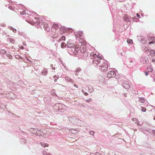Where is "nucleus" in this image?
Here are the masks:
<instances>
[{"mask_svg": "<svg viewBox=\"0 0 155 155\" xmlns=\"http://www.w3.org/2000/svg\"><path fill=\"white\" fill-rule=\"evenodd\" d=\"M52 69L54 70L55 69V68L54 67H53L52 68Z\"/></svg>", "mask_w": 155, "mask_h": 155, "instance_id": "nucleus-63", "label": "nucleus"}, {"mask_svg": "<svg viewBox=\"0 0 155 155\" xmlns=\"http://www.w3.org/2000/svg\"><path fill=\"white\" fill-rule=\"evenodd\" d=\"M81 52L83 54V56L87 57L88 56L89 52L88 50L86 49L85 44H81L80 45V49Z\"/></svg>", "mask_w": 155, "mask_h": 155, "instance_id": "nucleus-6", "label": "nucleus"}, {"mask_svg": "<svg viewBox=\"0 0 155 155\" xmlns=\"http://www.w3.org/2000/svg\"><path fill=\"white\" fill-rule=\"evenodd\" d=\"M141 110L143 112H145L146 110V109L145 107H141Z\"/></svg>", "mask_w": 155, "mask_h": 155, "instance_id": "nucleus-32", "label": "nucleus"}, {"mask_svg": "<svg viewBox=\"0 0 155 155\" xmlns=\"http://www.w3.org/2000/svg\"><path fill=\"white\" fill-rule=\"evenodd\" d=\"M26 22H28V23L32 25H35L36 26L39 24V21H34L33 20H26Z\"/></svg>", "mask_w": 155, "mask_h": 155, "instance_id": "nucleus-8", "label": "nucleus"}, {"mask_svg": "<svg viewBox=\"0 0 155 155\" xmlns=\"http://www.w3.org/2000/svg\"><path fill=\"white\" fill-rule=\"evenodd\" d=\"M154 43L153 41H150L149 42L148 44L149 45H150L151 44H153Z\"/></svg>", "mask_w": 155, "mask_h": 155, "instance_id": "nucleus-46", "label": "nucleus"}, {"mask_svg": "<svg viewBox=\"0 0 155 155\" xmlns=\"http://www.w3.org/2000/svg\"><path fill=\"white\" fill-rule=\"evenodd\" d=\"M146 61H147L146 60H145L143 61V63L144 64L145 63H146Z\"/></svg>", "mask_w": 155, "mask_h": 155, "instance_id": "nucleus-58", "label": "nucleus"}, {"mask_svg": "<svg viewBox=\"0 0 155 155\" xmlns=\"http://www.w3.org/2000/svg\"><path fill=\"white\" fill-rule=\"evenodd\" d=\"M152 133L154 135H155V130H152Z\"/></svg>", "mask_w": 155, "mask_h": 155, "instance_id": "nucleus-43", "label": "nucleus"}, {"mask_svg": "<svg viewBox=\"0 0 155 155\" xmlns=\"http://www.w3.org/2000/svg\"><path fill=\"white\" fill-rule=\"evenodd\" d=\"M65 79L67 81L70 82H72L73 81L69 77H66L65 78Z\"/></svg>", "mask_w": 155, "mask_h": 155, "instance_id": "nucleus-22", "label": "nucleus"}, {"mask_svg": "<svg viewBox=\"0 0 155 155\" xmlns=\"http://www.w3.org/2000/svg\"><path fill=\"white\" fill-rule=\"evenodd\" d=\"M99 79L100 83H104L105 81V79L101 75L99 76Z\"/></svg>", "mask_w": 155, "mask_h": 155, "instance_id": "nucleus-14", "label": "nucleus"}, {"mask_svg": "<svg viewBox=\"0 0 155 155\" xmlns=\"http://www.w3.org/2000/svg\"><path fill=\"white\" fill-rule=\"evenodd\" d=\"M152 41H153L154 43H155V38L154 37H152Z\"/></svg>", "mask_w": 155, "mask_h": 155, "instance_id": "nucleus-39", "label": "nucleus"}, {"mask_svg": "<svg viewBox=\"0 0 155 155\" xmlns=\"http://www.w3.org/2000/svg\"><path fill=\"white\" fill-rule=\"evenodd\" d=\"M76 48H75L74 47L72 48V49H71V50L72 51V52L73 53H74V51L76 50Z\"/></svg>", "mask_w": 155, "mask_h": 155, "instance_id": "nucleus-34", "label": "nucleus"}, {"mask_svg": "<svg viewBox=\"0 0 155 155\" xmlns=\"http://www.w3.org/2000/svg\"><path fill=\"white\" fill-rule=\"evenodd\" d=\"M47 73L48 71L47 69L45 68H44L42 71L41 73L42 75H45L47 74Z\"/></svg>", "mask_w": 155, "mask_h": 155, "instance_id": "nucleus-17", "label": "nucleus"}, {"mask_svg": "<svg viewBox=\"0 0 155 155\" xmlns=\"http://www.w3.org/2000/svg\"><path fill=\"white\" fill-rule=\"evenodd\" d=\"M67 45V44H66L65 43L62 42L61 44V47L62 48H64Z\"/></svg>", "mask_w": 155, "mask_h": 155, "instance_id": "nucleus-24", "label": "nucleus"}, {"mask_svg": "<svg viewBox=\"0 0 155 155\" xmlns=\"http://www.w3.org/2000/svg\"><path fill=\"white\" fill-rule=\"evenodd\" d=\"M74 87H76V88H78V86L76 84H74Z\"/></svg>", "mask_w": 155, "mask_h": 155, "instance_id": "nucleus-54", "label": "nucleus"}, {"mask_svg": "<svg viewBox=\"0 0 155 155\" xmlns=\"http://www.w3.org/2000/svg\"><path fill=\"white\" fill-rule=\"evenodd\" d=\"M147 69L148 71H149V72H151L153 71V69L151 67H149Z\"/></svg>", "mask_w": 155, "mask_h": 155, "instance_id": "nucleus-30", "label": "nucleus"}, {"mask_svg": "<svg viewBox=\"0 0 155 155\" xmlns=\"http://www.w3.org/2000/svg\"><path fill=\"white\" fill-rule=\"evenodd\" d=\"M139 101L142 103H144L145 101V98L144 97H140L139 98Z\"/></svg>", "mask_w": 155, "mask_h": 155, "instance_id": "nucleus-23", "label": "nucleus"}, {"mask_svg": "<svg viewBox=\"0 0 155 155\" xmlns=\"http://www.w3.org/2000/svg\"><path fill=\"white\" fill-rule=\"evenodd\" d=\"M91 98H90L88 100H86V102L87 103H88V102H91Z\"/></svg>", "mask_w": 155, "mask_h": 155, "instance_id": "nucleus-40", "label": "nucleus"}, {"mask_svg": "<svg viewBox=\"0 0 155 155\" xmlns=\"http://www.w3.org/2000/svg\"><path fill=\"white\" fill-rule=\"evenodd\" d=\"M153 119L155 120V116L153 117Z\"/></svg>", "mask_w": 155, "mask_h": 155, "instance_id": "nucleus-64", "label": "nucleus"}, {"mask_svg": "<svg viewBox=\"0 0 155 155\" xmlns=\"http://www.w3.org/2000/svg\"><path fill=\"white\" fill-rule=\"evenodd\" d=\"M133 120L134 121H135V120H136V118H133Z\"/></svg>", "mask_w": 155, "mask_h": 155, "instance_id": "nucleus-61", "label": "nucleus"}, {"mask_svg": "<svg viewBox=\"0 0 155 155\" xmlns=\"http://www.w3.org/2000/svg\"><path fill=\"white\" fill-rule=\"evenodd\" d=\"M109 71L107 74V77L108 78L115 77L117 73L116 70L114 68H110Z\"/></svg>", "mask_w": 155, "mask_h": 155, "instance_id": "nucleus-5", "label": "nucleus"}, {"mask_svg": "<svg viewBox=\"0 0 155 155\" xmlns=\"http://www.w3.org/2000/svg\"><path fill=\"white\" fill-rule=\"evenodd\" d=\"M69 120L70 122L73 124L78 126L80 125L81 123V120H79L77 117H71L69 118Z\"/></svg>", "mask_w": 155, "mask_h": 155, "instance_id": "nucleus-4", "label": "nucleus"}, {"mask_svg": "<svg viewBox=\"0 0 155 155\" xmlns=\"http://www.w3.org/2000/svg\"><path fill=\"white\" fill-rule=\"evenodd\" d=\"M88 89V91L90 93H92L94 91V89L92 86L91 85H88L87 86Z\"/></svg>", "mask_w": 155, "mask_h": 155, "instance_id": "nucleus-13", "label": "nucleus"}, {"mask_svg": "<svg viewBox=\"0 0 155 155\" xmlns=\"http://www.w3.org/2000/svg\"><path fill=\"white\" fill-rule=\"evenodd\" d=\"M19 6H20V7H21V8H22V9H23L25 8V6L21 4H19Z\"/></svg>", "mask_w": 155, "mask_h": 155, "instance_id": "nucleus-36", "label": "nucleus"}, {"mask_svg": "<svg viewBox=\"0 0 155 155\" xmlns=\"http://www.w3.org/2000/svg\"><path fill=\"white\" fill-rule=\"evenodd\" d=\"M60 25H58L57 24L54 23L53 24L52 27L54 28L57 29L60 28Z\"/></svg>", "mask_w": 155, "mask_h": 155, "instance_id": "nucleus-18", "label": "nucleus"}, {"mask_svg": "<svg viewBox=\"0 0 155 155\" xmlns=\"http://www.w3.org/2000/svg\"><path fill=\"white\" fill-rule=\"evenodd\" d=\"M57 37H58V36L56 34L55 35H54L53 36H52V38H56Z\"/></svg>", "mask_w": 155, "mask_h": 155, "instance_id": "nucleus-38", "label": "nucleus"}, {"mask_svg": "<svg viewBox=\"0 0 155 155\" xmlns=\"http://www.w3.org/2000/svg\"><path fill=\"white\" fill-rule=\"evenodd\" d=\"M74 32H75L74 31ZM75 33L76 39L78 40L80 39L81 37H83V33L82 32L78 31L77 32Z\"/></svg>", "mask_w": 155, "mask_h": 155, "instance_id": "nucleus-9", "label": "nucleus"}, {"mask_svg": "<svg viewBox=\"0 0 155 155\" xmlns=\"http://www.w3.org/2000/svg\"><path fill=\"white\" fill-rule=\"evenodd\" d=\"M43 154L44 155H52L51 154L45 151H43Z\"/></svg>", "mask_w": 155, "mask_h": 155, "instance_id": "nucleus-25", "label": "nucleus"}, {"mask_svg": "<svg viewBox=\"0 0 155 155\" xmlns=\"http://www.w3.org/2000/svg\"><path fill=\"white\" fill-rule=\"evenodd\" d=\"M40 144L41 146L43 147H47L48 146V144L44 142H41L40 143Z\"/></svg>", "mask_w": 155, "mask_h": 155, "instance_id": "nucleus-21", "label": "nucleus"}, {"mask_svg": "<svg viewBox=\"0 0 155 155\" xmlns=\"http://www.w3.org/2000/svg\"><path fill=\"white\" fill-rule=\"evenodd\" d=\"M94 132L93 131H91L90 132V134L92 136H93L94 135Z\"/></svg>", "mask_w": 155, "mask_h": 155, "instance_id": "nucleus-37", "label": "nucleus"}, {"mask_svg": "<svg viewBox=\"0 0 155 155\" xmlns=\"http://www.w3.org/2000/svg\"><path fill=\"white\" fill-rule=\"evenodd\" d=\"M57 81V79H55L54 80V82H56Z\"/></svg>", "mask_w": 155, "mask_h": 155, "instance_id": "nucleus-60", "label": "nucleus"}, {"mask_svg": "<svg viewBox=\"0 0 155 155\" xmlns=\"http://www.w3.org/2000/svg\"><path fill=\"white\" fill-rule=\"evenodd\" d=\"M71 41V40H70L67 42V46L69 48H72L75 46V45L74 44L71 43L70 42Z\"/></svg>", "mask_w": 155, "mask_h": 155, "instance_id": "nucleus-11", "label": "nucleus"}, {"mask_svg": "<svg viewBox=\"0 0 155 155\" xmlns=\"http://www.w3.org/2000/svg\"><path fill=\"white\" fill-rule=\"evenodd\" d=\"M132 19H139L136 18V17L135 16L134 17H133Z\"/></svg>", "mask_w": 155, "mask_h": 155, "instance_id": "nucleus-45", "label": "nucleus"}, {"mask_svg": "<svg viewBox=\"0 0 155 155\" xmlns=\"http://www.w3.org/2000/svg\"><path fill=\"white\" fill-rule=\"evenodd\" d=\"M50 66L52 68L53 67V64L51 65Z\"/></svg>", "mask_w": 155, "mask_h": 155, "instance_id": "nucleus-57", "label": "nucleus"}, {"mask_svg": "<svg viewBox=\"0 0 155 155\" xmlns=\"http://www.w3.org/2000/svg\"><path fill=\"white\" fill-rule=\"evenodd\" d=\"M5 25L4 24H1V26L3 27H5Z\"/></svg>", "mask_w": 155, "mask_h": 155, "instance_id": "nucleus-51", "label": "nucleus"}, {"mask_svg": "<svg viewBox=\"0 0 155 155\" xmlns=\"http://www.w3.org/2000/svg\"><path fill=\"white\" fill-rule=\"evenodd\" d=\"M16 56H18L20 58L22 59V57L21 56H19L18 55H16Z\"/></svg>", "mask_w": 155, "mask_h": 155, "instance_id": "nucleus-50", "label": "nucleus"}, {"mask_svg": "<svg viewBox=\"0 0 155 155\" xmlns=\"http://www.w3.org/2000/svg\"><path fill=\"white\" fill-rule=\"evenodd\" d=\"M127 42L128 44H131L133 43V40L130 39H128L127 40Z\"/></svg>", "mask_w": 155, "mask_h": 155, "instance_id": "nucleus-26", "label": "nucleus"}, {"mask_svg": "<svg viewBox=\"0 0 155 155\" xmlns=\"http://www.w3.org/2000/svg\"><path fill=\"white\" fill-rule=\"evenodd\" d=\"M136 124H137L138 126H140V123L138 122V121H136Z\"/></svg>", "mask_w": 155, "mask_h": 155, "instance_id": "nucleus-42", "label": "nucleus"}, {"mask_svg": "<svg viewBox=\"0 0 155 155\" xmlns=\"http://www.w3.org/2000/svg\"><path fill=\"white\" fill-rule=\"evenodd\" d=\"M79 50L78 48H77L76 50L74 51V53H73L75 55H77L78 53V51Z\"/></svg>", "mask_w": 155, "mask_h": 155, "instance_id": "nucleus-29", "label": "nucleus"}, {"mask_svg": "<svg viewBox=\"0 0 155 155\" xmlns=\"http://www.w3.org/2000/svg\"><path fill=\"white\" fill-rule=\"evenodd\" d=\"M38 16H39L40 17L39 18H37V17H35V19H46L47 18V17H46V16H44L43 15H42V16L39 15Z\"/></svg>", "mask_w": 155, "mask_h": 155, "instance_id": "nucleus-16", "label": "nucleus"}, {"mask_svg": "<svg viewBox=\"0 0 155 155\" xmlns=\"http://www.w3.org/2000/svg\"><path fill=\"white\" fill-rule=\"evenodd\" d=\"M136 15H137V17H139V18H140V15L139 14L137 13L136 14Z\"/></svg>", "mask_w": 155, "mask_h": 155, "instance_id": "nucleus-49", "label": "nucleus"}, {"mask_svg": "<svg viewBox=\"0 0 155 155\" xmlns=\"http://www.w3.org/2000/svg\"><path fill=\"white\" fill-rule=\"evenodd\" d=\"M31 12L32 14H33L34 15L35 14V15H37L38 16H39V15H38L37 14L36 12H34V11H32Z\"/></svg>", "mask_w": 155, "mask_h": 155, "instance_id": "nucleus-41", "label": "nucleus"}, {"mask_svg": "<svg viewBox=\"0 0 155 155\" xmlns=\"http://www.w3.org/2000/svg\"><path fill=\"white\" fill-rule=\"evenodd\" d=\"M129 61L130 63H132L133 62V60L131 59H130Z\"/></svg>", "mask_w": 155, "mask_h": 155, "instance_id": "nucleus-52", "label": "nucleus"}, {"mask_svg": "<svg viewBox=\"0 0 155 155\" xmlns=\"http://www.w3.org/2000/svg\"><path fill=\"white\" fill-rule=\"evenodd\" d=\"M98 66V68L100 69L102 71H106L108 69V65L107 63H104L103 60L102 59L101 60V63L99 64H96Z\"/></svg>", "mask_w": 155, "mask_h": 155, "instance_id": "nucleus-3", "label": "nucleus"}, {"mask_svg": "<svg viewBox=\"0 0 155 155\" xmlns=\"http://www.w3.org/2000/svg\"><path fill=\"white\" fill-rule=\"evenodd\" d=\"M9 28L12 30L14 32H15L16 31V30L11 26H10Z\"/></svg>", "mask_w": 155, "mask_h": 155, "instance_id": "nucleus-27", "label": "nucleus"}, {"mask_svg": "<svg viewBox=\"0 0 155 155\" xmlns=\"http://www.w3.org/2000/svg\"><path fill=\"white\" fill-rule=\"evenodd\" d=\"M60 31H62L64 32L66 31H69L71 32H72L73 31V29L71 28H66L64 26H62L61 25H60Z\"/></svg>", "mask_w": 155, "mask_h": 155, "instance_id": "nucleus-7", "label": "nucleus"}, {"mask_svg": "<svg viewBox=\"0 0 155 155\" xmlns=\"http://www.w3.org/2000/svg\"><path fill=\"white\" fill-rule=\"evenodd\" d=\"M21 49H24V47H23V46H21Z\"/></svg>", "mask_w": 155, "mask_h": 155, "instance_id": "nucleus-56", "label": "nucleus"}, {"mask_svg": "<svg viewBox=\"0 0 155 155\" xmlns=\"http://www.w3.org/2000/svg\"><path fill=\"white\" fill-rule=\"evenodd\" d=\"M22 141L24 143H25L26 142V140H25V139H21Z\"/></svg>", "mask_w": 155, "mask_h": 155, "instance_id": "nucleus-44", "label": "nucleus"}, {"mask_svg": "<svg viewBox=\"0 0 155 155\" xmlns=\"http://www.w3.org/2000/svg\"><path fill=\"white\" fill-rule=\"evenodd\" d=\"M61 41H62V40H61V39H60H60H59L58 41V42H61Z\"/></svg>", "mask_w": 155, "mask_h": 155, "instance_id": "nucleus-55", "label": "nucleus"}, {"mask_svg": "<svg viewBox=\"0 0 155 155\" xmlns=\"http://www.w3.org/2000/svg\"><path fill=\"white\" fill-rule=\"evenodd\" d=\"M6 52V51H5L4 49H1L0 50V53L2 54H5Z\"/></svg>", "mask_w": 155, "mask_h": 155, "instance_id": "nucleus-28", "label": "nucleus"}, {"mask_svg": "<svg viewBox=\"0 0 155 155\" xmlns=\"http://www.w3.org/2000/svg\"><path fill=\"white\" fill-rule=\"evenodd\" d=\"M126 94H124V96L125 97H126L127 96H126Z\"/></svg>", "mask_w": 155, "mask_h": 155, "instance_id": "nucleus-59", "label": "nucleus"}, {"mask_svg": "<svg viewBox=\"0 0 155 155\" xmlns=\"http://www.w3.org/2000/svg\"><path fill=\"white\" fill-rule=\"evenodd\" d=\"M81 71V69L80 68H77L76 70L75 71V74L77 76L78 75V73L80 72Z\"/></svg>", "mask_w": 155, "mask_h": 155, "instance_id": "nucleus-19", "label": "nucleus"}, {"mask_svg": "<svg viewBox=\"0 0 155 155\" xmlns=\"http://www.w3.org/2000/svg\"><path fill=\"white\" fill-rule=\"evenodd\" d=\"M84 94L85 96H87L88 95V94L86 92H84Z\"/></svg>", "mask_w": 155, "mask_h": 155, "instance_id": "nucleus-48", "label": "nucleus"}, {"mask_svg": "<svg viewBox=\"0 0 155 155\" xmlns=\"http://www.w3.org/2000/svg\"><path fill=\"white\" fill-rule=\"evenodd\" d=\"M61 40L62 41H65V37L64 36H62L60 38Z\"/></svg>", "mask_w": 155, "mask_h": 155, "instance_id": "nucleus-31", "label": "nucleus"}, {"mask_svg": "<svg viewBox=\"0 0 155 155\" xmlns=\"http://www.w3.org/2000/svg\"><path fill=\"white\" fill-rule=\"evenodd\" d=\"M149 71H147L146 72H145V75L146 76H147L148 75V73H149Z\"/></svg>", "mask_w": 155, "mask_h": 155, "instance_id": "nucleus-47", "label": "nucleus"}, {"mask_svg": "<svg viewBox=\"0 0 155 155\" xmlns=\"http://www.w3.org/2000/svg\"><path fill=\"white\" fill-rule=\"evenodd\" d=\"M81 91H82V92L83 93H84V90H83V89H82V90H81Z\"/></svg>", "mask_w": 155, "mask_h": 155, "instance_id": "nucleus-62", "label": "nucleus"}, {"mask_svg": "<svg viewBox=\"0 0 155 155\" xmlns=\"http://www.w3.org/2000/svg\"><path fill=\"white\" fill-rule=\"evenodd\" d=\"M23 44L24 45H26V42H23Z\"/></svg>", "mask_w": 155, "mask_h": 155, "instance_id": "nucleus-53", "label": "nucleus"}, {"mask_svg": "<svg viewBox=\"0 0 155 155\" xmlns=\"http://www.w3.org/2000/svg\"><path fill=\"white\" fill-rule=\"evenodd\" d=\"M77 40H78L79 42V44L78 43L79 46L81 44H84V43L85 42L84 40L83 39V37H81L80 39Z\"/></svg>", "mask_w": 155, "mask_h": 155, "instance_id": "nucleus-15", "label": "nucleus"}, {"mask_svg": "<svg viewBox=\"0 0 155 155\" xmlns=\"http://www.w3.org/2000/svg\"><path fill=\"white\" fill-rule=\"evenodd\" d=\"M9 40L10 41V42L12 43H14L15 42V40L13 38H9Z\"/></svg>", "mask_w": 155, "mask_h": 155, "instance_id": "nucleus-33", "label": "nucleus"}, {"mask_svg": "<svg viewBox=\"0 0 155 155\" xmlns=\"http://www.w3.org/2000/svg\"><path fill=\"white\" fill-rule=\"evenodd\" d=\"M122 86L126 89H128L130 87L129 82L127 81H125L123 83Z\"/></svg>", "mask_w": 155, "mask_h": 155, "instance_id": "nucleus-10", "label": "nucleus"}, {"mask_svg": "<svg viewBox=\"0 0 155 155\" xmlns=\"http://www.w3.org/2000/svg\"><path fill=\"white\" fill-rule=\"evenodd\" d=\"M20 13L21 15H25V16H26V17H28L29 15L28 13L27 14L26 13L25 11L23 10L22 12H20Z\"/></svg>", "mask_w": 155, "mask_h": 155, "instance_id": "nucleus-20", "label": "nucleus"}, {"mask_svg": "<svg viewBox=\"0 0 155 155\" xmlns=\"http://www.w3.org/2000/svg\"><path fill=\"white\" fill-rule=\"evenodd\" d=\"M99 153L97 152H96L95 153H91L90 155H97V154H98Z\"/></svg>", "mask_w": 155, "mask_h": 155, "instance_id": "nucleus-35", "label": "nucleus"}, {"mask_svg": "<svg viewBox=\"0 0 155 155\" xmlns=\"http://www.w3.org/2000/svg\"><path fill=\"white\" fill-rule=\"evenodd\" d=\"M90 54L91 58L93 59V63L95 64H99L101 63V62L103 57H101L99 55H97L94 52H92L91 53H89L88 55Z\"/></svg>", "mask_w": 155, "mask_h": 155, "instance_id": "nucleus-1", "label": "nucleus"}, {"mask_svg": "<svg viewBox=\"0 0 155 155\" xmlns=\"http://www.w3.org/2000/svg\"><path fill=\"white\" fill-rule=\"evenodd\" d=\"M54 107L58 111L61 112H64L66 109V106L64 104L59 103L56 104Z\"/></svg>", "mask_w": 155, "mask_h": 155, "instance_id": "nucleus-2", "label": "nucleus"}, {"mask_svg": "<svg viewBox=\"0 0 155 155\" xmlns=\"http://www.w3.org/2000/svg\"><path fill=\"white\" fill-rule=\"evenodd\" d=\"M143 49L144 52H150L151 51V49L149 47L144 46L143 47Z\"/></svg>", "mask_w": 155, "mask_h": 155, "instance_id": "nucleus-12", "label": "nucleus"}]
</instances>
